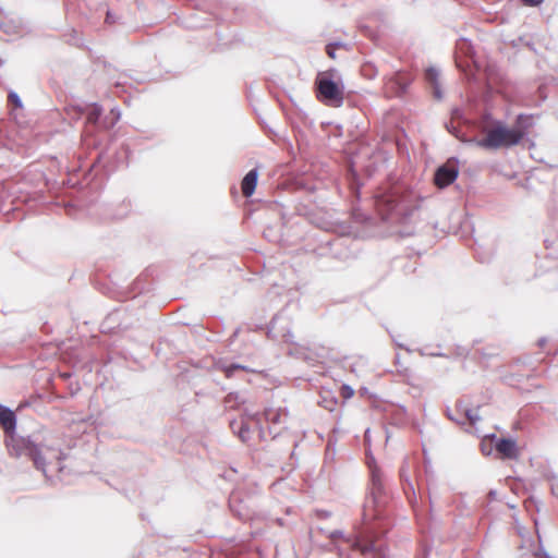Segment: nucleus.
Segmentation results:
<instances>
[{
    "mask_svg": "<svg viewBox=\"0 0 558 558\" xmlns=\"http://www.w3.org/2000/svg\"><path fill=\"white\" fill-rule=\"evenodd\" d=\"M371 482V494L363 508L365 531L354 538H345L341 530H335L328 534V537L331 541L342 538L363 555L373 554L375 558H385L386 547L376 536L379 526L373 524V521L383 519V509L387 502L384 480L378 470H372Z\"/></svg>",
    "mask_w": 558,
    "mask_h": 558,
    "instance_id": "obj_1",
    "label": "nucleus"
},
{
    "mask_svg": "<svg viewBox=\"0 0 558 558\" xmlns=\"http://www.w3.org/2000/svg\"><path fill=\"white\" fill-rule=\"evenodd\" d=\"M374 205L383 221L390 225H409L420 208V199L412 190L396 183L379 189L374 195Z\"/></svg>",
    "mask_w": 558,
    "mask_h": 558,
    "instance_id": "obj_2",
    "label": "nucleus"
},
{
    "mask_svg": "<svg viewBox=\"0 0 558 558\" xmlns=\"http://www.w3.org/2000/svg\"><path fill=\"white\" fill-rule=\"evenodd\" d=\"M0 425L7 435V446L10 453L15 457L25 456L29 458L35 468L46 474L47 459L56 458L61 460V452H57L49 447H43L32 437H22L15 435L16 415L8 407L0 404Z\"/></svg>",
    "mask_w": 558,
    "mask_h": 558,
    "instance_id": "obj_3",
    "label": "nucleus"
},
{
    "mask_svg": "<svg viewBox=\"0 0 558 558\" xmlns=\"http://www.w3.org/2000/svg\"><path fill=\"white\" fill-rule=\"evenodd\" d=\"M481 130L485 136L476 144L485 149H498L500 147H511L520 143V135L513 132L501 121H495L489 112L482 116Z\"/></svg>",
    "mask_w": 558,
    "mask_h": 558,
    "instance_id": "obj_4",
    "label": "nucleus"
},
{
    "mask_svg": "<svg viewBox=\"0 0 558 558\" xmlns=\"http://www.w3.org/2000/svg\"><path fill=\"white\" fill-rule=\"evenodd\" d=\"M337 71L329 70L318 73L315 86L318 100L329 107L343 105V85L336 80Z\"/></svg>",
    "mask_w": 558,
    "mask_h": 558,
    "instance_id": "obj_5",
    "label": "nucleus"
},
{
    "mask_svg": "<svg viewBox=\"0 0 558 558\" xmlns=\"http://www.w3.org/2000/svg\"><path fill=\"white\" fill-rule=\"evenodd\" d=\"M411 83L412 77L410 74L405 72H397L387 78L385 83V92L388 97H402L407 93Z\"/></svg>",
    "mask_w": 558,
    "mask_h": 558,
    "instance_id": "obj_6",
    "label": "nucleus"
},
{
    "mask_svg": "<svg viewBox=\"0 0 558 558\" xmlns=\"http://www.w3.org/2000/svg\"><path fill=\"white\" fill-rule=\"evenodd\" d=\"M459 173L458 165L454 159L448 160L439 166L434 174V183L436 186L444 189L454 182Z\"/></svg>",
    "mask_w": 558,
    "mask_h": 558,
    "instance_id": "obj_7",
    "label": "nucleus"
},
{
    "mask_svg": "<svg viewBox=\"0 0 558 558\" xmlns=\"http://www.w3.org/2000/svg\"><path fill=\"white\" fill-rule=\"evenodd\" d=\"M494 448L502 460H517L519 458V448L513 438L497 437L490 435Z\"/></svg>",
    "mask_w": 558,
    "mask_h": 558,
    "instance_id": "obj_8",
    "label": "nucleus"
},
{
    "mask_svg": "<svg viewBox=\"0 0 558 558\" xmlns=\"http://www.w3.org/2000/svg\"><path fill=\"white\" fill-rule=\"evenodd\" d=\"M534 125V116L520 113L517 116L512 130L520 135V142L527 134L529 130Z\"/></svg>",
    "mask_w": 558,
    "mask_h": 558,
    "instance_id": "obj_9",
    "label": "nucleus"
},
{
    "mask_svg": "<svg viewBox=\"0 0 558 558\" xmlns=\"http://www.w3.org/2000/svg\"><path fill=\"white\" fill-rule=\"evenodd\" d=\"M258 180V169H251L242 179L241 191L245 197H250L254 194Z\"/></svg>",
    "mask_w": 558,
    "mask_h": 558,
    "instance_id": "obj_10",
    "label": "nucleus"
},
{
    "mask_svg": "<svg viewBox=\"0 0 558 558\" xmlns=\"http://www.w3.org/2000/svg\"><path fill=\"white\" fill-rule=\"evenodd\" d=\"M229 507L230 510L243 521L250 520L253 518L254 512L250 510L246 506L242 505V501L238 498L236 495H231L229 498Z\"/></svg>",
    "mask_w": 558,
    "mask_h": 558,
    "instance_id": "obj_11",
    "label": "nucleus"
},
{
    "mask_svg": "<svg viewBox=\"0 0 558 558\" xmlns=\"http://www.w3.org/2000/svg\"><path fill=\"white\" fill-rule=\"evenodd\" d=\"M230 428L234 435H236L243 444H247L251 439V429L248 424L243 420H233L230 422Z\"/></svg>",
    "mask_w": 558,
    "mask_h": 558,
    "instance_id": "obj_12",
    "label": "nucleus"
},
{
    "mask_svg": "<svg viewBox=\"0 0 558 558\" xmlns=\"http://www.w3.org/2000/svg\"><path fill=\"white\" fill-rule=\"evenodd\" d=\"M216 368L223 372L226 377H228V378L233 377L235 372H238V371H245V372L250 371V368L245 365L238 364V363L228 364L225 361H218L216 363Z\"/></svg>",
    "mask_w": 558,
    "mask_h": 558,
    "instance_id": "obj_13",
    "label": "nucleus"
},
{
    "mask_svg": "<svg viewBox=\"0 0 558 558\" xmlns=\"http://www.w3.org/2000/svg\"><path fill=\"white\" fill-rule=\"evenodd\" d=\"M451 114H452V120L449 123H446V128H447L448 132L451 133L452 135H454L457 138L465 141L460 132V129L454 124V120L465 121L462 117L461 110L458 108H454L452 110Z\"/></svg>",
    "mask_w": 558,
    "mask_h": 558,
    "instance_id": "obj_14",
    "label": "nucleus"
},
{
    "mask_svg": "<svg viewBox=\"0 0 558 558\" xmlns=\"http://www.w3.org/2000/svg\"><path fill=\"white\" fill-rule=\"evenodd\" d=\"M456 411L460 414H463V416L471 423L475 424L480 421V415L477 414V411H474L463 404L462 401H458L456 404Z\"/></svg>",
    "mask_w": 558,
    "mask_h": 558,
    "instance_id": "obj_15",
    "label": "nucleus"
},
{
    "mask_svg": "<svg viewBox=\"0 0 558 558\" xmlns=\"http://www.w3.org/2000/svg\"><path fill=\"white\" fill-rule=\"evenodd\" d=\"M457 54L465 58H471L474 53L472 43L466 38H460L456 44Z\"/></svg>",
    "mask_w": 558,
    "mask_h": 558,
    "instance_id": "obj_16",
    "label": "nucleus"
},
{
    "mask_svg": "<svg viewBox=\"0 0 558 558\" xmlns=\"http://www.w3.org/2000/svg\"><path fill=\"white\" fill-rule=\"evenodd\" d=\"M291 354L295 355L298 359H302L306 362H312L315 359L313 357L311 351L303 345L295 344L293 349L290 351Z\"/></svg>",
    "mask_w": 558,
    "mask_h": 558,
    "instance_id": "obj_17",
    "label": "nucleus"
},
{
    "mask_svg": "<svg viewBox=\"0 0 558 558\" xmlns=\"http://www.w3.org/2000/svg\"><path fill=\"white\" fill-rule=\"evenodd\" d=\"M101 114L102 108L97 104H94L87 113V122L93 125L98 124Z\"/></svg>",
    "mask_w": 558,
    "mask_h": 558,
    "instance_id": "obj_18",
    "label": "nucleus"
},
{
    "mask_svg": "<svg viewBox=\"0 0 558 558\" xmlns=\"http://www.w3.org/2000/svg\"><path fill=\"white\" fill-rule=\"evenodd\" d=\"M439 73L435 68H428L425 71V78L428 82L429 85L437 84L438 82Z\"/></svg>",
    "mask_w": 558,
    "mask_h": 558,
    "instance_id": "obj_19",
    "label": "nucleus"
},
{
    "mask_svg": "<svg viewBox=\"0 0 558 558\" xmlns=\"http://www.w3.org/2000/svg\"><path fill=\"white\" fill-rule=\"evenodd\" d=\"M264 416H265L266 421L274 423V424L279 423V421H280V413L277 411H274V410H265Z\"/></svg>",
    "mask_w": 558,
    "mask_h": 558,
    "instance_id": "obj_20",
    "label": "nucleus"
},
{
    "mask_svg": "<svg viewBox=\"0 0 558 558\" xmlns=\"http://www.w3.org/2000/svg\"><path fill=\"white\" fill-rule=\"evenodd\" d=\"M344 45L342 43H331L326 46V52L329 58L335 59L336 58V48L343 47Z\"/></svg>",
    "mask_w": 558,
    "mask_h": 558,
    "instance_id": "obj_21",
    "label": "nucleus"
},
{
    "mask_svg": "<svg viewBox=\"0 0 558 558\" xmlns=\"http://www.w3.org/2000/svg\"><path fill=\"white\" fill-rule=\"evenodd\" d=\"M9 102L15 108H22V100L15 92H10L8 96Z\"/></svg>",
    "mask_w": 558,
    "mask_h": 558,
    "instance_id": "obj_22",
    "label": "nucleus"
},
{
    "mask_svg": "<svg viewBox=\"0 0 558 558\" xmlns=\"http://www.w3.org/2000/svg\"><path fill=\"white\" fill-rule=\"evenodd\" d=\"M417 352L422 355V356H439V357H448V355L446 353H442L440 351H432V352H427L425 351L424 349H417Z\"/></svg>",
    "mask_w": 558,
    "mask_h": 558,
    "instance_id": "obj_23",
    "label": "nucleus"
},
{
    "mask_svg": "<svg viewBox=\"0 0 558 558\" xmlns=\"http://www.w3.org/2000/svg\"><path fill=\"white\" fill-rule=\"evenodd\" d=\"M430 89H432V94L435 99H437V100L442 99V92H441L439 83L430 85Z\"/></svg>",
    "mask_w": 558,
    "mask_h": 558,
    "instance_id": "obj_24",
    "label": "nucleus"
},
{
    "mask_svg": "<svg viewBox=\"0 0 558 558\" xmlns=\"http://www.w3.org/2000/svg\"><path fill=\"white\" fill-rule=\"evenodd\" d=\"M110 114L112 116V119H111L110 124L105 125L106 128L113 126L117 123V121L120 119V111L117 108H113L111 110Z\"/></svg>",
    "mask_w": 558,
    "mask_h": 558,
    "instance_id": "obj_25",
    "label": "nucleus"
},
{
    "mask_svg": "<svg viewBox=\"0 0 558 558\" xmlns=\"http://www.w3.org/2000/svg\"><path fill=\"white\" fill-rule=\"evenodd\" d=\"M469 354V350L464 347L457 345L454 350V355L457 357H465Z\"/></svg>",
    "mask_w": 558,
    "mask_h": 558,
    "instance_id": "obj_26",
    "label": "nucleus"
},
{
    "mask_svg": "<svg viewBox=\"0 0 558 558\" xmlns=\"http://www.w3.org/2000/svg\"><path fill=\"white\" fill-rule=\"evenodd\" d=\"M447 417L458 424H463L464 421L461 418V414L459 413V416H456L454 413H451L449 409L446 411Z\"/></svg>",
    "mask_w": 558,
    "mask_h": 558,
    "instance_id": "obj_27",
    "label": "nucleus"
},
{
    "mask_svg": "<svg viewBox=\"0 0 558 558\" xmlns=\"http://www.w3.org/2000/svg\"><path fill=\"white\" fill-rule=\"evenodd\" d=\"M521 2L526 7H538L541 5L544 0H521Z\"/></svg>",
    "mask_w": 558,
    "mask_h": 558,
    "instance_id": "obj_28",
    "label": "nucleus"
},
{
    "mask_svg": "<svg viewBox=\"0 0 558 558\" xmlns=\"http://www.w3.org/2000/svg\"><path fill=\"white\" fill-rule=\"evenodd\" d=\"M537 504H538V502H537L535 499L530 498V499H527V500L525 501V507H526V509H529V510H530L532 507H535V508L538 510V506H537Z\"/></svg>",
    "mask_w": 558,
    "mask_h": 558,
    "instance_id": "obj_29",
    "label": "nucleus"
},
{
    "mask_svg": "<svg viewBox=\"0 0 558 558\" xmlns=\"http://www.w3.org/2000/svg\"><path fill=\"white\" fill-rule=\"evenodd\" d=\"M0 28H2L7 34L14 33V31L3 21H0Z\"/></svg>",
    "mask_w": 558,
    "mask_h": 558,
    "instance_id": "obj_30",
    "label": "nucleus"
},
{
    "mask_svg": "<svg viewBox=\"0 0 558 558\" xmlns=\"http://www.w3.org/2000/svg\"><path fill=\"white\" fill-rule=\"evenodd\" d=\"M342 390L345 397H351L353 395V389L350 386L343 385Z\"/></svg>",
    "mask_w": 558,
    "mask_h": 558,
    "instance_id": "obj_31",
    "label": "nucleus"
},
{
    "mask_svg": "<svg viewBox=\"0 0 558 558\" xmlns=\"http://www.w3.org/2000/svg\"><path fill=\"white\" fill-rule=\"evenodd\" d=\"M392 340H393L395 344H396L398 348H400V349H404L405 351L411 352V349H410V348H408V347H405L403 343H401V341H397L395 338H393Z\"/></svg>",
    "mask_w": 558,
    "mask_h": 558,
    "instance_id": "obj_32",
    "label": "nucleus"
},
{
    "mask_svg": "<svg viewBox=\"0 0 558 558\" xmlns=\"http://www.w3.org/2000/svg\"><path fill=\"white\" fill-rule=\"evenodd\" d=\"M284 337H286V341H287V342H291V343L293 342V341H292V338H293V335H292V333L288 332Z\"/></svg>",
    "mask_w": 558,
    "mask_h": 558,
    "instance_id": "obj_33",
    "label": "nucleus"
},
{
    "mask_svg": "<svg viewBox=\"0 0 558 558\" xmlns=\"http://www.w3.org/2000/svg\"><path fill=\"white\" fill-rule=\"evenodd\" d=\"M546 342H547L546 338H541L537 343L539 347H544Z\"/></svg>",
    "mask_w": 558,
    "mask_h": 558,
    "instance_id": "obj_34",
    "label": "nucleus"
},
{
    "mask_svg": "<svg viewBox=\"0 0 558 558\" xmlns=\"http://www.w3.org/2000/svg\"><path fill=\"white\" fill-rule=\"evenodd\" d=\"M400 234H401L402 236H409V235H411V234H412V232H410V231H405V230H402V231H400Z\"/></svg>",
    "mask_w": 558,
    "mask_h": 558,
    "instance_id": "obj_35",
    "label": "nucleus"
},
{
    "mask_svg": "<svg viewBox=\"0 0 558 558\" xmlns=\"http://www.w3.org/2000/svg\"><path fill=\"white\" fill-rule=\"evenodd\" d=\"M340 240L339 239H335L333 241H327V244L332 246L335 244H337Z\"/></svg>",
    "mask_w": 558,
    "mask_h": 558,
    "instance_id": "obj_36",
    "label": "nucleus"
},
{
    "mask_svg": "<svg viewBox=\"0 0 558 558\" xmlns=\"http://www.w3.org/2000/svg\"><path fill=\"white\" fill-rule=\"evenodd\" d=\"M490 451H492L490 449L487 451V448H485V446H484V445H482V452H483L484 454H490Z\"/></svg>",
    "mask_w": 558,
    "mask_h": 558,
    "instance_id": "obj_37",
    "label": "nucleus"
},
{
    "mask_svg": "<svg viewBox=\"0 0 558 558\" xmlns=\"http://www.w3.org/2000/svg\"><path fill=\"white\" fill-rule=\"evenodd\" d=\"M3 144V130L0 128V145Z\"/></svg>",
    "mask_w": 558,
    "mask_h": 558,
    "instance_id": "obj_38",
    "label": "nucleus"
},
{
    "mask_svg": "<svg viewBox=\"0 0 558 558\" xmlns=\"http://www.w3.org/2000/svg\"><path fill=\"white\" fill-rule=\"evenodd\" d=\"M112 20V16L110 12L107 13L106 22H110Z\"/></svg>",
    "mask_w": 558,
    "mask_h": 558,
    "instance_id": "obj_39",
    "label": "nucleus"
},
{
    "mask_svg": "<svg viewBox=\"0 0 558 558\" xmlns=\"http://www.w3.org/2000/svg\"><path fill=\"white\" fill-rule=\"evenodd\" d=\"M399 361H400V355L396 354V363H399Z\"/></svg>",
    "mask_w": 558,
    "mask_h": 558,
    "instance_id": "obj_40",
    "label": "nucleus"
},
{
    "mask_svg": "<svg viewBox=\"0 0 558 558\" xmlns=\"http://www.w3.org/2000/svg\"><path fill=\"white\" fill-rule=\"evenodd\" d=\"M247 416H251V417H255L256 414H248L247 412L245 413Z\"/></svg>",
    "mask_w": 558,
    "mask_h": 558,
    "instance_id": "obj_41",
    "label": "nucleus"
}]
</instances>
